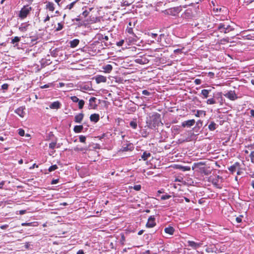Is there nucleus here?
Listing matches in <instances>:
<instances>
[{
    "mask_svg": "<svg viewBox=\"0 0 254 254\" xmlns=\"http://www.w3.org/2000/svg\"><path fill=\"white\" fill-rule=\"evenodd\" d=\"M50 19V17L49 16V15H47L45 19L44 20V22H46L47 21H49Z\"/></svg>",
    "mask_w": 254,
    "mask_h": 254,
    "instance_id": "nucleus-59",
    "label": "nucleus"
},
{
    "mask_svg": "<svg viewBox=\"0 0 254 254\" xmlns=\"http://www.w3.org/2000/svg\"><path fill=\"white\" fill-rule=\"evenodd\" d=\"M46 8L53 11L55 10L54 4L52 2H48L46 4Z\"/></svg>",
    "mask_w": 254,
    "mask_h": 254,
    "instance_id": "nucleus-26",
    "label": "nucleus"
},
{
    "mask_svg": "<svg viewBox=\"0 0 254 254\" xmlns=\"http://www.w3.org/2000/svg\"><path fill=\"white\" fill-rule=\"evenodd\" d=\"M83 129V127L82 125L75 126L74 127L73 131L75 133L81 132Z\"/></svg>",
    "mask_w": 254,
    "mask_h": 254,
    "instance_id": "nucleus-25",
    "label": "nucleus"
},
{
    "mask_svg": "<svg viewBox=\"0 0 254 254\" xmlns=\"http://www.w3.org/2000/svg\"><path fill=\"white\" fill-rule=\"evenodd\" d=\"M76 254H84V253L83 250H80L77 252Z\"/></svg>",
    "mask_w": 254,
    "mask_h": 254,
    "instance_id": "nucleus-63",
    "label": "nucleus"
},
{
    "mask_svg": "<svg viewBox=\"0 0 254 254\" xmlns=\"http://www.w3.org/2000/svg\"><path fill=\"white\" fill-rule=\"evenodd\" d=\"M151 153L147 151H144L141 155V159L144 161L148 160V158L151 156Z\"/></svg>",
    "mask_w": 254,
    "mask_h": 254,
    "instance_id": "nucleus-21",
    "label": "nucleus"
},
{
    "mask_svg": "<svg viewBox=\"0 0 254 254\" xmlns=\"http://www.w3.org/2000/svg\"><path fill=\"white\" fill-rule=\"evenodd\" d=\"M171 197V196L170 195L165 194V195H163L161 196V200H166V199H169Z\"/></svg>",
    "mask_w": 254,
    "mask_h": 254,
    "instance_id": "nucleus-38",
    "label": "nucleus"
},
{
    "mask_svg": "<svg viewBox=\"0 0 254 254\" xmlns=\"http://www.w3.org/2000/svg\"><path fill=\"white\" fill-rule=\"evenodd\" d=\"M194 82L196 85L200 84L201 83V80L200 79H195Z\"/></svg>",
    "mask_w": 254,
    "mask_h": 254,
    "instance_id": "nucleus-52",
    "label": "nucleus"
},
{
    "mask_svg": "<svg viewBox=\"0 0 254 254\" xmlns=\"http://www.w3.org/2000/svg\"><path fill=\"white\" fill-rule=\"evenodd\" d=\"M188 246L191 247L193 249H197L199 247H200L202 244L201 243H196L194 241H188Z\"/></svg>",
    "mask_w": 254,
    "mask_h": 254,
    "instance_id": "nucleus-11",
    "label": "nucleus"
},
{
    "mask_svg": "<svg viewBox=\"0 0 254 254\" xmlns=\"http://www.w3.org/2000/svg\"><path fill=\"white\" fill-rule=\"evenodd\" d=\"M136 63L143 64H146L148 62V60L145 58H142L141 56H140L139 58H137L134 60Z\"/></svg>",
    "mask_w": 254,
    "mask_h": 254,
    "instance_id": "nucleus-15",
    "label": "nucleus"
},
{
    "mask_svg": "<svg viewBox=\"0 0 254 254\" xmlns=\"http://www.w3.org/2000/svg\"><path fill=\"white\" fill-rule=\"evenodd\" d=\"M51 63H48L46 60H42L41 61V65L42 66H44L46 65H48L50 64Z\"/></svg>",
    "mask_w": 254,
    "mask_h": 254,
    "instance_id": "nucleus-46",
    "label": "nucleus"
},
{
    "mask_svg": "<svg viewBox=\"0 0 254 254\" xmlns=\"http://www.w3.org/2000/svg\"><path fill=\"white\" fill-rule=\"evenodd\" d=\"M133 189L135 190L138 191L141 190V187L140 185H134L133 187Z\"/></svg>",
    "mask_w": 254,
    "mask_h": 254,
    "instance_id": "nucleus-43",
    "label": "nucleus"
},
{
    "mask_svg": "<svg viewBox=\"0 0 254 254\" xmlns=\"http://www.w3.org/2000/svg\"><path fill=\"white\" fill-rule=\"evenodd\" d=\"M18 134L21 136H23L25 134L24 130L22 128H19L18 130Z\"/></svg>",
    "mask_w": 254,
    "mask_h": 254,
    "instance_id": "nucleus-39",
    "label": "nucleus"
},
{
    "mask_svg": "<svg viewBox=\"0 0 254 254\" xmlns=\"http://www.w3.org/2000/svg\"><path fill=\"white\" fill-rule=\"evenodd\" d=\"M32 10V7H29L28 5L24 6L20 10L18 16L21 19L26 18Z\"/></svg>",
    "mask_w": 254,
    "mask_h": 254,
    "instance_id": "nucleus-4",
    "label": "nucleus"
},
{
    "mask_svg": "<svg viewBox=\"0 0 254 254\" xmlns=\"http://www.w3.org/2000/svg\"><path fill=\"white\" fill-rule=\"evenodd\" d=\"M78 108L79 109H82L84 106V105L85 104V102L83 100H79V101H78Z\"/></svg>",
    "mask_w": 254,
    "mask_h": 254,
    "instance_id": "nucleus-33",
    "label": "nucleus"
},
{
    "mask_svg": "<svg viewBox=\"0 0 254 254\" xmlns=\"http://www.w3.org/2000/svg\"><path fill=\"white\" fill-rule=\"evenodd\" d=\"M64 27V25L62 23H58V27L56 28V31H59L61 30Z\"/></svg>",
    "mask_w": 254,
    "mask_h": 254,
    "instance_id": "nucleus-36",
    "label": "nucleus"
},
{
    "mask_svg": "<svg viewBox=\"0 0 254 254\" xmlns=\"http://www.w3.org/2000/svg\"><path fill=\"white\" fill-rule=\"evenodd\" d=\"M161 123V115L159 113H154L147 118L146 124L151 129H155Z\"/></svg>",
    "mask_w": 254,
    "mask_h": 254,
    "instance_id": "nucleus-1",
    "label": "nucleus"
},
{
    "mask_svg": "<svg viewBox=\"0 0 254 254\" xmlns=\"http://www.w3.org/2000/svg\"><path fill=\"white\" fill-rule=\"evenodd\" d=\"M100 119V116L99 114H93L91 115L90 117V120L91 122L97 123L99 121Z\"/></svg>",
    "mask_w": 254,
    "mask_h": 254,
    "instance_id": "nucleus-16",
    "label": "nucleus"
},
{
    "mask_svg": "<svg viewBox=\"0 0 254 254\" xmlns=\"http://www.w3.org/2000/svg\"><path fill=\"white\" fill-rule=\"evenodd\" d=\"M84 114L82 113H79L74 117V122L76 123L80 124L83 119Z\"/></svg>",
    "mask_w": 254,
    "mask_h": 254,
    "instance_id": "nucleus-14",
    "label": "nucleus"
},
{
    "mask_svg": "<svg viewBox=\"0 0 254 254\" xmlns=\"http://www.w3.org/2000/svg\"><path fill=\"white\" fill-rule=\"evenodd\" d=\"M22 226H31L32 223H22Z\"/></svg>",
    "mask_w": 254,
    "mask_h": 254,
    "instance_id": "nucleus-56",
    "label": "nucleus"
},
{
    "mask_svg": "<svg viewBox=\"0 0 254 254\" xmlns=\"http://www.w3.org/2000/svg\"><path fill=\"white\" fill-rule=\"evenodd\" d=\"M97 98L94 97H92L90 98L89 102V107L90 109H95L97 107V104H96Z\"/></svg>",
    "mask_w": 254,
    "mask_h": 254,
    "instance_id": "nucleus-9",
    "label": "nucleus"
},
{
    "mask_svg": "<svg viewBox=\"0 0 254 254\" xmlns=\"http://www.w3.org/2000/svg\"><path fill=\"white\" fill-rule=\"evenodd\" d=\"M196 125L198 126V128L202 125V121L201 120H199L196 122Z\"/></svg>",
    "mask_w": 254,
    "mask_h": 254,
    "instance_id": "nucleus-53",
    "label": "nucleus"
},
{
    "mask_svg": "<svg viewBox=\"0 0 254 254\" xmlns=\"http://www.w3.org/2000/svg\"><path fill=\"white\" fill-rule=\"evenodd\" d=\"M142 94L146 96H149L151 95V93L148 91L147 90H144L142 91Z\"/></svg>",
    "mask_w": 254,
    "mask_h": 254,
    "instance_id": "nucleus-47",
    "label": "nucleus"
},
{
    "mask_svg": "<svg viewBox=\"0 0 254 254\" xmlns=\"http://www.w3.org/2000/svg\"><path fill=\"white\" fill-rule=\"evenodd\" d=\"M200 169H201V172L202 173L204 174L205 175H207L209 174V173H208L207 170L204 167H203V168H201Z\"/></svg>",
    "mask_w": 254,
    "mask_h": 254,
    "instance_id": "nucleus-44",
    "label": "nucleus"
},
{
    "mask_svg": "<svg viewBox=\"0 0 254 254\" xmlns=\"http://www.w3.org/2000/svg\"><path fill=\"white\" fill-rule=\"evenodd\" d=\"M29 26V24L22 23L19 27V30L21 32H25L27 31Z\"/></svg>",
    "mask_w": 254,
    "mask_h": 254,
    "instance_id": "nucleus-24",
    "label": "nucleus"
},
{
    "mask_svg": "<svg viewBox=\"0 0 254 254\" xmlns=\"http://www.w3.org/2000/svg\"><path fill=\"white\" fill-rule=\"evenodd\" d=\"M217 29L221 32H224V33H227L234 30V28H233L231 25L225 23H220L218 25Z\"/></svg>",
    "mask_w": 254,
    "mask_h": 254,
    "instance_id": "nucleus-2",
    "label": "nucleus"
},
{
    "mask_svg": "<svg viewBox=\"0 0 254 254\" xmlns=\"http://www.w3.org/2000/svg\"><path fill=\"white\" fill-rule=\"evenodd\" d=\"M78 0H76L72 2L71 3H70L69 4H68L67 5H66V8L68 9H71V8H73V7L74 6L75 4L76 3V2Z\"/></svg>",
    "mask_w": 254,
    "mask_h": 254,
    "instance_id": "nucleus-32",
    "label": "nucleus"
},
{
    "mask_svg": "<svg viewBox=\"0 0 254 254\" xmlns=\"http://www.w3.org/2000/svg\"><path fill=\"white\" fill-rule=\"evenodd\" d=\"M130 126L133 129H136L137 128V123L136 122V120H133L129 123Z\"/></svg>",
    "mask_w": 254,
    "mask_h": 254,
    "instance_id": "nucleus-30",
    "label": "nucleus"
},
{
    "mask_svg": "<svg viewBox=\"0 0 254 254\" xmlns=\"http://www.w3.org/2000/svg\"><path fill=\"white\" fill-rule=\"evenodd\" d=\"M21 38L19 37H14L12 39L11 43L14 45V47H17L18 46V43L20 42Z\"/></svg>",
    "mask_w": 254,
    "mask_h": 254,
    "instance_id": "nucleus-18",
    "label": "nucleus"
},
{
    "mask_svg": "<svg viewBox=\"0 0 254 254\" xmlns=\"http://www.w3.org/2000/svg\"><path fill=\"white\" fill-rule=\"evenodd\" d=\"M79 40L78 39H74L70 41V47L72 48H75L79 44Z\"/></svg>",
    "mask_w": 254,
    "mask_h": 254,
    "instance_id": "nucleus-23",
    "label": "nucleus"
},
{
    "mask_svg": "<svg viewBox=\"0 0 254 254\" xmlns=\"http://www.w3.org/2000/svg\"><path fill=\"white\" fill-rule=\"evenodd\" d=\"M56 142H52L49 144V148L52 149H54L56 146Z\"/></svg>",
    "mask_w": 254,
    "mask_h": 254,
    "instance_id": "nucleus-40",
    "label": "nucleus"
},
{
    "mask_svg": "<svg viewBox=\"0 0 254 254\" xmlns=\"http://www.w3.org/2000/svg\"><path fill=\"white\" fill-rule=\"evenodd\" d=\"M216 103L217 102L216 99L213 96L212 98L207 99V100L206 101V103L209 105L214 104H216Z\"/></svg>",
    "mask_w": 254,
    "mask_h": 254,
    "instance_id": "nucleus-28",
    "label": "nucleus"
},
{
    "mask_svg": "<svg viewBox=\"0 0 254 254\" xmlns=\"http://www.w3.org/2000/svg\"><path fill=\"white\" fill-rule=\"evenodd\" d=\"M61 104L59 101L54 102L50 105V108L52 109H58L60 108Z\"/></svg>",
    "mask_w": 254,
    "mask_h": 254,
    "instance_id": "nucleus-19",
    "label": "nucleus"
},
{
    "mask_svg": "<svg viewBox=\"0 0 254 254\" xmlns=\"http://www.w3.org/2000/svg\"><path fill=\"white\" fill-rule=\"evenodd\" d=\"M58 168V166L57 165H52L51 166L49 169H48V171L49 172H52V171H55L56 170V169H57Z\"/></svg>",
    "mask_w": 254,
    "mask_h": 254,
    "instance_id": "nucleus-35",
    "label": "nucleus"
},
{
    "mask_svg": "<svg viewBox=\"0 0 254 254\" xmlns=\"http://www.w3.org/2000/svg\"><path fill=\"white\" fill-rule=\"evenodd\" d=\"M224 96L230 100L233 101L237 99L238 98L236 94L235 91L232 90L228 91L227 93L225 94Z\"/></svg>",
    "mask_w": 254,
    "mask_h": 254,
    "instance_id": "nucleus-7",
    "label": "nucleus"
},
{
    "mask_svg": "<svg viewBox=\"0 0 254 254\" xmlns=\"http://www.w3.org/2000/svg\"><path fill=\"white\" fill-rule=\"evenodd\" d=\"M181 52V50L180 49H176L174 51L175 54H178Z\"/></svg>",
    "mask_w": 254,
    "mask_h": 254,
    "instance_id": "nucleus-57",
    "label": "nucleus"
},
{
    "mask_svg": "<svg viewBox=\"0 0 254 254\" xmlns=\"http://www.w3.org/2000/svg\"><path fill=\"white\" fill-rule=\"evenodd\" d=\"M99 39V40L103 39V40L107 41V40H108L109 38L107 36H103V35H101L100 36Z\"/></svg>",
    "mask_w": 254,
    "mask_h": 254,
    "instance_id": "nucleus-48",
    "label": "nucleus"
},
{
    "mask_svg": "<svg viewBox=\"0 0 254 254\" xmlns=\"http://www.w3.org/2000/svg\"><path fill=\"white\" fill-rule=\"evenodd\" d=\"M89 14V12L87 11V10H84L83 12H82V15L84 16V17H86Z\"/></svg>",
    "mask_w": 254,
    "mask_h": 254,
    "instance_id": "nucleus-55",
    "label": "nucleus"
},
{
    "mask_svg": "<svg viewBox=\"0 0 254 254\" xmlns=\"http://www.w3.org/2000/svg\"><path fill=\"white\" fill-rule=\"evenodd\" d=\"M222 92H217L213 94V97L215 98V99L219 100V99H221L222 96Z\"/></svg>",
    "mask_w": 254,
    "mask_h": 254,
    "instance_id": "nucleus-29",
    "label": "nucleus"
},
{
    "mask_svg": "<svg viewBox=\"0 0 254 254\" xmlns=\"http://www.w3.org/2000/svg\"><path fill=\"white\" fill-rule=\"evenodd\" d=\"M134 149V146L132 143H128L126 144H124L122 148L119 150V152H126L128 151H132Z\"/></svg>",
    "mask_w": 254,
    "mask_h": 254,
    "instance_id": "nucleus-5",
    "label": "nucleus"
},
{
    "mask_svg": "<svg viewBox=\"0 0 254 254\" xmlns=\"http://www.w3.org/2000/svg\"><path fill=\"white\" fill-rule=\"evenodd\" d=\"M9 85L7 83H4L1 85V89L7 90L8 88Z\"/></svg>",
    "mask_w": 254,
    "mask_h": 254,
    "instance_id": "nucleus-42",
    "label": "nucleus"
},
{
    "mask_svg": "<svg viewBox=\"0 0 254 254\" xmlns=\"http://www.w3.org/2000/svg\"><path fill=\"white\" fill-rule=\"evenodd\" d=\"M206 251L207 253H212L213 251L212 250V248H208L206 249Z\"/></svg>",
    "mask_w": 254,
    "mask_h": 254,
    "instance_id": "nucleus-58",
    "label": "nucleus"
},
{
    "mask_svg": "<svg viewBox=\"0 0 254 254\" xmlns=\"http://www.w3.org/2000/svg\"><path fill=\"white\" fill-rule=\"evenodd\" d=\"M156 225L155 218L154 216H150L148 219L146 226L147 228H152Z\"/></svg>",
    "mask_w": 254,
    "mask_h": 254,
    "instance_id": "nucleus-6",
    "label": "nucleus"
},
{
    "mask_svg": "<svg viewBox=\"0 0 254 254\" xmlns=\"http://www.w3.org/2000/svg\"><path fill=\"white\" fill-rule=\"evenodd\" d=\"M24 109H25V108H23L22 107H20L17 109L15 112L20 117H24L25 114V112L24 111Z\"/></svg>",
    "mask_w": 254,
    "mask_h": 254,
    "instance_id": "nucleus-17",
    "label": "nucleus"
},
{
    "mask_svg": "<svg viewBox=\"0 0 254 254\" xmlns=\"http://www.w3.org/2000/svg\"><path fill=\"white\" fill-rule=\"evenodd\" d=\"M206 115L205 112L204 111L202 110H198L196 112V113L195 114V116L196 117H200L202 115H203L205 116Z\"/></svg>",
    "mask_w": 254,
    "mask_h": 254,
    "instance_id": "nucleus-31",
    "label": "nucleus"
},
{
    "mask_svg": "<svg viewBox=\"0 0 254 254\" xmlns=\"http://www.w3.org/2000/svg\"><path fill=\"white\" fill-rule=\"evenodd\" d=\"M195 123V121L194 119L185 121L182 123V126L183 127H190L193 126Z\"/></svg>",
    "mask_w": 254,
    "mask_h": 254,
    "instance_id": "nucleus-8",
    "label": "nucleus"
},
{
    "mask_svg": "<svg viewBox=\"0 0 254 254\" xmlns=\"http://www.w3.org/2000/svg\"><path fill=\"white\" fill-rule=\"evenodd\" d=\"M79 139L80 142L85 143L86 142V137L85 136L81 135L79 136Z\"/></svg>",
    "mask_w": 254,
    "mask_h": 254,
    "instance_id": "nucleus-34",
    "label": "nucleus"
},
{
    "mask_svg": "<svg viewBox=\"0 0 254 254\" xmlns=\"http://www.w3.org/2000/svg\"><path fill=\"white\" fill-rule=\"evenodd\" d=\"M182 170L184 171H190V167H188V166L182 167Z\"/></svg>",
    "mask_w": 254,
    "mask_h": 254,
    "instance_id": "nucleus-51",
    "label": "nucleus"
},
{
    "mask_svg": "<svg viewBox=\"0 0 254 254\" xmlns=\"http://www.w3.org/2000/svg\"><path fill=\"white\" fill-rule=\"evenodd\" d=\"M182 10L181 7L176 6L172 7L165 10L163 12L167 15H171L173 16L177 15Z\"/></svg>",
    "mask_w": 254,
    "mask_h": 254,
    "instance_id": "nucleus-3",
    "label": "nucleus"
},
{
    "mask_svg": "<svg viewBox=\"0 0 254 254\" xmlns=\"http://www.w3.org/2000/svg\"><path fill=\"white\" fill-rule=\"evenodd\" d=\"M237 169H240V164L238 162L235 163L233 165L228 168V170L232 174L236 171Z\"/></svg>",
    "mask_w": 254,
    "mask_h": 254,
    "instance_id": "nucleus-12",
    "label": "nucleus"
},
{
    "mask_svg": "<svg viewBox=\"0 0 254 254\" xmlns=\"http://www.w3.org/2000/svg\"><path fill=\"white\" fill-rule=\"evenodd\" d=\"M164 231L166 233L170 235H173L175 229L172 226H169L168 227H166L164 229Z\"/></svg>",
    "mask_w": 254,
    "mask_h": 254,
    "instance_id": "nucleus-20",
    "label": "nucleus"
},
{
    "mask_svg": "<svg viewBox=\"0 0 254 254\" xmlns=\"http://www.w3.org/2000/svg\"><path fill=\"white\" fill-rule=\"evenodd\" d=\"M211 92V88L209 89H203L201 90L199 96L201 97L203 99H206L209 96V94Z\"/></svg>",
    "mask_w": 254,
    "mask_h": 254,
    "instance_id": "nucleus-10",
    "label": "nucleus"
},
{
    "mask_svg": "<svg viewBox=\"0 0 254 254\" xmlns=\"http://www.w3.org/2000/svg\"><path fill=\"white\" fill-rule=\"evenodd\" d=\"M243 217V215H240L239 216L236 217V221L238 223H241L242 222V218Z\"/></svg>",
    "mask_w": 254,
    "mask_h": 254,
    "instance_id": "nucleus-41",
    "label": "nucleus"
},
{
    "mask_svg": "<svg viewBox=\"0 0 254 254\" xmlns=\"http://www.w3.org/2000/svg\"><path fill=\"white\" fill-rule=\"evenodd\" d=\"M59 179H54L51 182V184L52 185H55L57 184L59 182Z\"/></svg>",
    "mask_w": 254,
    "mask_h": 254,
    "instance_id": "nucleus-54",
    "label": "nucleus"
},
{
    "mask_svg": "<svg viewBox=\"0 0 254 254\" xmlns=\"http://www.w3.org/2000/svg\"><path fill=\"white\" fill-rule=\"evenodd\" d=\"M251 116L254 118V110H251L250 111Z\"/></svg>",
    "mask_w": 254,
    "mask_h": 254,
    "instance_id": "nucleus-64",
    "label": "nucleus"
},
{
    "mask_svg": "<svg viewBox=\"0 0 254 254\" xmlns=\"http://www.w3.org/2000/svg\"><path fill=\"white\" fill-rule=\"evenodd\" d=\"M95 79L96 80V82L97 83H100L101 82H106L107 81V78L106 77L101 75H98L95 77Z\"/></svg>",
    "mask_w": 254,
    "mask_h": 254,
    "instance_id": "nucleus-13",
    "label": "nucleus"
},
{
    "mask_svg": "<svg viewBox=\"0 0 254 254\" xmlns=\"http://www.w3.org/2000/svg\"><path fill=\"white\" fill-rule=\"evenodd\" d=\"M38 165H37L36 164H34L32 167L30 168V169H34V168H38Z\"/></svg>",
    "mask_w": 254,
    "mask_h": 254,
    "instance_id": "nucleus-62",
    "label": "nucleus"
},
{
    "mask_svg": "<svg viewBox=\"0 0 254 254\" xmlns=\"http://www.w3.org/2000/svg\"><path fill=\"white\" fill-rule=\"evenodd\" d=\"M250 157L251 158V162L254 163V151H252L251 153Z\"/></svg>",
    "mask_w": 254,
    "mask_h": 254,
    "instance_id": "nucleus-45",
    "label": "nucleus"
},
{
    "mask_svg": "<svg viewBox=\"0 0 254 254\" xmlns=\"http://www.w3.org/2000/svg\"><path fill=\"white\" fill-rule=\"evenodd\" d=\"M26 212V210H20L19 211V214H21V215H23L24 214H25Z\"/></svg>",
    "mask_w": 254,
    "mask_h": 254,
    "instance_id": "nucleus-61",
    "label": "nucleus"
},
{
    "mask_svg": "<svg viewBox=\"0 0 254 254\" xmlns=\"http://www.w3.org/2000/svg\"><path fill=\"white\" fill-rule=\"evenodd\" d=\"M5 184V181H2L0 183V189H2Z\"/></svg>",
    "mask_w": 254,
    "mask_h": 254,
    "instance_id": "nucleus-60",
    "label": "nucleus"
},
{
    "mask_svg": "<svg viewBox=\"0 0 254 254\" xmlns=\"http://www.w3.org/2000/svg\"><path fill=\"white\" fill-rule=\"evenodd\" d=\"M218 125L216 124L214 122H211L210 124L208 125V128L210 131L214 130L217 127Z\"/></svg>",
    "mask_w": 254,
    "mask_h": 254,
    "instance_id": "nucleus-22",
    "label": "nucleus"
},
{
    "mask_svg": "<svg viewBox=\"0 0 254 254\" xmlns=\"http://www.w3.org/2000/svg\"><path fill=\"white\" fill-rule=\"evenodd\" d=\"M70 98L74 103H77L79 100V99L75 96H71Z\"/></svg>",
    "mask_w": 254,
    "mask_h": 254,
    "instance_id": "nucleus-37",
    "label": "nucleus"
},
{
    "mask_svg": "<svg viewBox=\"0 0 254 254\" xmlns=\"http://www.w3.org/2000/svg\"><path fill=\"white\" fill-rule=\"evenodd\" d=\"M124 43V40H122L120 41L119 42H117V45L118 46L121 47V46H123Z\"/></svg>",
    "mask_w": 254,
    "mask_h": 254,
    "instance_id": "nucleus-49",
    "label": "nucleus"
},
{
    "mask_svg": "<svg viewBox=\"0 0 254 254\" xmlns=\"http://www.w3.org/2000/svg\"><path fill=\"white\" fill-rule=\"evenodd\" d=\"M103 69H104L105 71L107 73H110L113 67L111 64H107L103 67Z\"/></svg>",
    "mask_w": 254,
    "mask_h": 254,
    "instance_id": "nucleus-27",
    "label": "nucleus"
},
{
    "mask_svg": "<svg viewBox=\"0 0 254 254\" xmlns=\"http://www.w3.org/2000/svg\"><path fill=\"white\" fill-rule=\"evenodd\" d=\"M127 31L130 34H133V35L134 34V33L133 32V29L131 27L127 28Z\"/></svg>",
    "mask_w": 254,
    "mask_h": 254,
    "instance_id": "nucleus-50",
    "label": "nucleus"
}]
</instances>
